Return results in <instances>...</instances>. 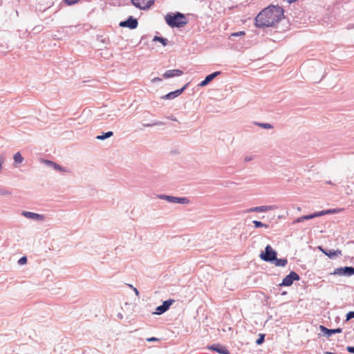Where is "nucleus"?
<instances>
[{"mask_svg":"<svg viewBox=\"0 0 354 354\" xmlns=\"http://www.w3.org/2000/svg\"><path fill=\"white\" fill-rule=\"evenodd\" d=\"M283 12L279 6H269L257 15L255 25L258 28L273 27L283 18Z\"/></svg>","mask_w":354,"mask_h":354,"instance_id":"obj_1","label":"nucleus"},{"mask_svg":"<svg viewBox=\"0 0 354 354\" xmlns=\"http://www.w3.org/2000/svg\"><path fill=\"white\" fill-rule=\"evenodd\" d=\"M165 20L171 28H182L188 23L185 15L179 12L167 14Z\"/></svg>","mask_w":354,"mask_h":354,"instance_id":"obj_2","label":"nucleus"},{"mask_svg":"<svg viewBox=\"0 0 354 354\" xmlns=\"http://www.w3.org/2000/svg\"><path fill=\"white\" fill-rule=\"evenodd\" d=\"M158 198L162 200H165L171 203H178V204H189L190 201L187 197H177L173 196H169L166 194L158 195Z\"/></svg>","mask_w":354,"mask_h":354,"instance_id":"obj_3","label":"nucleus"},{"mask_svg":"<svg viewBox=\"0 0 354 354\" xmlns=\"http://www.w3.org/2000/svg\"><path fill=\"white\" fill-rule=\"evenodd\" d=\"M277 254V252L270 245H268L265 251L261 253L260 258L266 262L272 263L276 259Z\"/></svg>","mask_w":354,"mask_h":354,"instance_id":"obj_4","label":"nucleus"},{"mask_svg":"<svg viewBox=\"0 0 354 354\" xmlns=\"http://www.w3.org/2000/svg\"><path fill=\"white\" fill-rule=\"evenodd\" d=\"M331 275L351 277L354 275V267L345 266L335 268L333 272L330 273Z\"/></svg>","mask_w":354,"mask_h":354,"instance_id":"obj_5","label":"nucleus"},{"mask_svg":"<svg viewBox=\"0 0 354 354\" xmlns=\"http://www.w3.org/2000/svg\"><path fill=\"white\" fill-rule=\"evenodd\" d=\"M131 3L140 10H148L154 3V0H131Z\"/></svg>","mask_w":354,"mask_h":354,"instance_id":"obj_6","label":"nucleus"},{"mask_svg":"<svg viewBox=\"0 0 354 354\" xmlns=\"http://www.w3.org/2000/svg\"><path fill=\"white\" fill-rule=\"evenodd\" d=\"M300 279L299 274L294 271H291L279 284L281 286H290L294 281H299Z\"/></svg>","mask_w":354,"mask_h":354,"instance_id":"obj_7","label":"nucleus"},{"mask_svg":"<svg viewBox=\"0 0 354 354\" xmlns=\"http://www.w3.org/2000/svg\"><path fill=\"white\" fill-rule=\"evenodd\" d=\"M21 214L26 217V218L42 222L45 220L46 217L44 214H40L35 212H28V211H22Z\"/></svg>","mask_w":354,"mask_h":354,"instance_id":"obj_8","label":"nucleus"},{"mask_svg":"<svg viewBox=\"0 0 354 354\" xmlns=\"http://www.w3.org/2000/svg\"><path fill=\"white\" fill-rule=\"evenodd\" d=\"M174 301L175 300L171 299L163 301L162 305L158 306L156 308V312L154 313V314L160 315L165 313L169 308V307L174 303Z\"/></svg>","mask_w":354,"mask_h":354,"instance_id":"obj_9","label":"nucleus"},{"mask_svg":"<svg viewBox=\"0 0 354 354\" xmlns=\"http://www.w3.org/2000/svg\"><path fill=\"white\" fill-rule=\"evenodd\" d=\"M119 25L120 27H127L130 29H135L138 27V22L136 18L130 16L127 20L121 21Z\"/></svg>","mask_w":354,"mask_h":354,"instance_id":"obj_10","label":"nucleus"},{"mask_svg":"<svg viewBox=\"0 0 354 354\" xmlns=\"http://www.w3.org/2000/svg\"><path fill=\"white\" fill-rule=\"evenodd\" d=\"M188 84H185L183 87H182L180 89H177L174 91H171L167 95L162 97L164 100H173L176 98V97L179 96L180 94L183 93V92L187 88Z\"/></svg>","mask_w":354,"mask_h":354,"instance_id":"obj_11","label":"nucleus"},{"mask_svg":"<svg viewBox=\"0 0 354 354\" xmlns=\"http://www.w3.org/2000/svg\"><path fill=\"white\" fill-rule=\"evenodd\" d=\"M274 209L275 207L273 205H262L250 208L247 210V212H266L274 210Z\"/></svg>","mask_w":354,"mask_h":354,"instance_id":"obj_12","label":"nucleus"},{"mask_svg":"<svg viewBox=\"0 0 354 354\" xmlns=\"http://www.w3.org/2000/svg\"><path fill=\"white\" fill-rule=\"evenodd\" d=\"M319 329L322 333H324V335L327 336L328 337H330L333 334L340 333L342 332V329L340 328L335 329H328L322 325L319 326Z\"/></svg>","mask_w":354,"mask_h":354,"instance_id":"obj_13","label":"nucleus"},{"mask_svg":"<svg viewBox=\"0 0 354 354\" xmlns=\"http://www.w3.org/2000/svg\"><path fill=\"white\" fill-rule=\"evenodd\" d=\"M207 348L209 350L216 351L220 354H230V351L225 346L219 344L209 346Z\"/></svg>","mask_w":354,"mask_h":354,"instance_id":"obj_14","label":"nucleus"},{"mask_svg":"<svg viewBox=\"0 0 354 354\" xmlns=\"http://www.w3.org/2000/svg\"><path fill=\"white\" fill-rule=\"evenodd\" d=\"M183 71L179 69L167 70L163 74V77L165 79L178 77L183 75Z\"/></svg>","mask_w":354,"mask_h":354,"instance_id":"obj_15","label":"nucleus"},{"mask_svg":"<svg viewBox=\"0 0 354 354\" xmlns=\"http://www.w3.org/2000/svg\"><path fill=\"white\" fill-rule=\"evenodd\" d=\"M220 74H221L220 71H216L212 74L207 75L206 77L205 78V80H203L202 82H201V83L198 84V86L201 87L205 86Z\"/></svg>","mask_w":354,"mask_h":354,"instance_id":"obj_16","label":"nucleus"},{"mask_svg":"<svg viewBox=\"0 0 354 354\" xmlns=\"http://www.w3.org/2000/svg\"><path fill=\"white\" fill-rule=\"evenodd\" d=\"M44 162L46 164V165H47L48 167H50L57 171H63V172H65L66 171L65 168L62 167L59 165H58L56 162H53L51 160H45Z\"/></svg>","mask_w":354,"mask_h":354,"instance_id":"obj_17","label":"nucleus"},{"mask_svg":"<svg viewBox=\"0 0 354 354\" xmlns=\"http://www.w3.org/2000/svg\"><path fill=\"white\" fill-rule=\"evenodd\" d=\"M323 253H324L329 258L333 259L337 256L342 255V251L339 250H322Z\"/></svg>","mask_w":354,"mask_h":354,"instance_id":"obj_18","label":"nucleus"},{"mask_svg":"<svg viewBox=\"0 0 354 354\" xmlns=\"http://www.w3.org/2000/svg\"><path fill=\"white\" fill-rule=\"evenodd\" d=\"M14 167H17L18 165L23 162L24 158L21 156L20 152H17L13 156Z\"/></svg>","mask_w":354,"mask_h":354,"instance_id":"obj_19","label":"nucleus"},{"mask_svg":"<svg viewBox=\"0 0 354 354\" xmlns=\"http://www.w3.org/2000/svg\"><path fill=\"white\" fill-rule=\"evenodd\" d=\"M341 211L340 209H328L326 210H322L319 212V216L326 215V214H333L335 213H338Z\"/></svg>","mask_w":354,"mask_h":354,"instance_id":"obj_20","label":"nucleus"},{"mask_svg":"<svg viewBox=\"0 0 354 354\" xmlns=\"http://www.w3.org/2000/svg\"><path fill=\"white\" fill-rule=\"evenodd\" d=\"M274 263L276 266L285 267L288 263V260L286 259H277L274 260Z\"/></svg>","mask_w":354,"mask_h":354,"instance_id":"obj_21","label":"nucleus"},{"mask_svg":"<svg viewBox=\"0 0 354 354\" xmlns=\"http://www.w3.org/2000/svg\"><path fill=\"white\" fill-rule=\"evenodd\" d=\"M153 41H159L160 42L162 46H165L168 44V39L162 37L155 36L153 39Z\"/></svg>","mask_w":354,"mask_h":354,"instance_id":"obj_22","label":"nucleus"},{"mask_svg":"<svg viewBox=\"0 0 354 354\" xmlns=\"http://www.w3.org/2000/svg\"><path fill=\"white\" fill-rule=\"evenodd\" d=\"M113 135V131H107L106 133H103L102 135L97 136L96 137V138L97 140H105L106 138L111 137Z\"/></svg>","mask_w":354,"mask_h":354,"instance_id":"obj_23","label":"nucleus"},{"mask_svg":"<svg viewBox=\"0 0 354 354\" xmlns=\"http://www.w3.org/2000/svg\"><path fill=\"white\" fill-rule=\"evenodd\" d=\"M255 124L257 126L261 127V128H263V129H270L273 128L272 125L269 124V123L256 122Z\"/></svg>","mask_w":354,"mask_h":354,"instance_id":"obj_24","label":"nucleus"},{"mask_svg":"<svg viewBox=\"0 0 354 354\" xmlns=\"http://www.w3.org/2000/svg\"><path fill=\"white\" fill-rule=\"evenodd\" d=\"M319 212H315L311 214L303 216V218L305 219V221H306V220H310V219H312V218H314L316 217H319Z\"/></svg>","mask_w":354,"mask_h":354,"instance_id":"obj_25","label":"nucleus"},{"mask_svg":"<svg viewBox=\"0 0 354 354\" xmlns=\"http://www.w3.org/2000/svg\"><path fill=\"white\" fill-rule=\"evenodd\" d=\"M252 223L256 228H259V227H265L266 228L268 227V225L263 223L262 222L259 221H253Z\"/></svg>","mask_w":354,"mask_h":354,"instance_id":"obj_26","label":"nucleus"},{"mask_svg":"<svg viewBox=\"0 0 354 354\" xmlns=\"http://www.w3.org/2000/svg\"><path fill=\"white\" fill-rule=\"evenodd\" d=\"M163 124H164V122H162L156 121L152 124H145L144 127H152V126H155V125L160 126V125H163Z\"/></svg>","mask_w":354,"mask_h":354,"instance_id":"obj_27","label":"nucleus"},{"mask_svg":"<svg viewBox=\"0 0 354 354\" xmlns=\"http://www.w3.org/2000/svg\"><path fill=\"white\" fill-rule=\"evenodd\" d=\"M6 160V155L4 153H2L0 155V173L2 170V165L4 163Z\"/></svg>","mask_w":354,"mask_h":354,"instance_id":"obj_28","label":"nucleus"},{"mask_svg":"<svg viewBox=\"0 0 354 354\" xmlns=\"http://www.w3.org/2000/svg\"><path fill=\"white\" fill-rule=\"evenodd\" d=\"M12 192L6 189H0V195L8 196L10 195Z\"/></svg>","mask_w":354,"mask_h":354,"instance_id":"obj_29","label":"nucleus"},{"mask_svg":"<svg viewBox=\"0 0 354 354\" xmlns=\"http://www.w3.org/2000/svg\"><path fill=\"white\" fill-rule=\"evenodd\" d=\"M18 264L19 265H24L27 263V257L26 256H24L22 257H21L19 260H18Z\"/></svg>","mask_w":354,"mask_h":354,"instance_id":"obj_30","label":"nucleus"},{"mask_svg":"<svg viewBox=\"0 0 354 354\" xmlns=\"http://www.w3.org/2000/svg\"><path fill=\"white\" fill-rule=\"evenodd\" d=\"M264 335H260V337L256 340V344L257 345L261 344L264 342Z\"/></svg>","mask_w":354,"mask_h":354,"instance_id":"obj_31","label":"nucleus"},{"mask_svg":"<svg viewBox=\"0 0 354 354\" xmlns=\"http://www.w3.org/2000/svg\"><path fill=\"white\" fill-rule=\"evenodd\" d=\"M107 115H108V116H109V120H114V118H116V117H118V115L117 114V113H115V112H114V111H113V113H112L108 114Z\"/></svg>","mask_w":354,"mask_h":354,"instance_id":"obj_32","label":"nucleus"},{"mask_svg":"<svg viewBox=\"0 0 354 354\" xmlns=\"http://www.w3.org/2000/svg\"><path fill=\"white\" fill-rule=\"evenodd\" d=\"M354 318V311H350L346 314V320Z\"/></svg>","mask_w":354,"mask_h":354,"instance_id":"obj_33","label":"nucleus"},{"mask_svg":"<svg viewBox=\"0 0 354 354\" xmlns=\"http://www.w3.org/2000/svg\"><path fill=\"white\" fill-rule=\"evenodd\" d=\"M80 0H65V2L68 5H73L77 3Z\"/></svg>","mask_w":354,"mask_h":354,"instance_id":"obj_34","label":"nucleus"},{"mask_svg":"<svg viewBox=\"0 0 354 354\" xmlns=\"http://www.w3.org/2000/svg\"><path fill=\"white\" fill-rule=\"evenodd\" d=\"M245 35V32L239 31L237 32L232 33V36L238 37V36H241V35Z\"/></svg>","mask_w":354,"mask_h":354,"instance_id":"obj_35","label":"nucleus"},{"mask_svg":"<svg viewBox=\"0 0 354 354\" xmlns=\"http://www.w3.org/2000/svg\"><path fill=\"white\" fill-rule=\"evenodd\" d=\"M304 221H305V219L303 218V216H300L298 218H297L293 223H301V222H303Z\"/></svg>","mask_w":354,"mask_h":354,"instance_id":"obj_36","label":"nucleus"},{"mask_svg":"<svg viewBox=\"0 0 354 354\" xmlns=\"http://www.w3.org/2000/svg\"><path fill=\"white\" fill-rule=\"evenodd\" d=\"M346 350L348 351V352H349L351 353H354V346H348L346 348Z\"/></svg>","mask_w":354,"mask_h":354,"instance_id":"obj_37","label":"nucleus"},{"mask_svg":"<svg viewBox=\"0 0 354 354\" xmlns=\"http://www.w3.org/2000/svg\"><path fill=\"white\" fill-rule=\"evenodd\" d=\"M158 340H159V339H158V338H156V337H149V338H147V342H157V341H158Z\"/></svg>","mask_w":354,"mask_h":354,"instance_id":"obj_38","label":"nucleus"},{"mask_svg":"<svg viewBox=\"0 0 354 354\" xmlns=\"http://www.w3.org/2000/svg\"><path fill=\"white\" fill-rule=\"evenodd\" d=\"M108 114H106V113H102L101 115V119L102 120H108L109 119V116L107 115Z\"/></svg>","mask_w":354,"mask_h":354,"instance_id":"obj_39","label":"nucleus"},{"mask_svg":"<svg viewBox=\"0 0 354 354\" xmlns=\"http://www.w3.org/2000/svg\"><path fill=\"white\" fill-rule=\"evenodd\" d=\"M168 119L172 120V121H177V119L174 115H170L167 117Z\"/></svg>","mask_w":354,"mask_h":354,"instance_id":"obj_40","label":"nucleus"},{"mask_svg":"<svg viewBox=\"0 0 354 354\" xmlns=\"http://www.w3.org/2000/svg\"><path fill=\"white\" fill-rule=\"evenodd\" d=\"M244 160L245 162H249L252 160V156H245Z\"/></svg>","mask_w":354,"mask_h":354,"instance_id":"obj_41","label":"nucleus"},{"mask_svg":"<svg viewBox=\"0 0 354 354\" xmlns=\"http://www.w3.org/2000/svg\"><path fill=\"white\" fill-rule=\"evenodd\" d=\"M161 81V79L160 77H155L152 80V82H160Z\"/></svg>","mask_w":354,"mask_h":354,"instance_id":"obj_42","label":"nucleus"},{"mask_svg":"<svg viewBox=\"0 0 354 354\" xmlns=\"http://www.w3.org/2000/svg\"><path fill=\"white\" fill-rule=\"evenodd\" d=\"M133 291H134V292L136 293V295H139V291L138 290L137 288H133Z\"/></svg>","mask_w":354,"mask_h":354,"instance_id":"obj_43","label":"nucleus"},{"mask_svg":"<svg viewBox=\"0 0 354 354\" xmlns=\"http://www.w3.org/2000/svg\"><path fill=\"white\" fill-rule=\"evenodd\" d=\"M288 3H294L297 0H286Z\"/></svg>","mask_w":354,"mask_h":354,"instance_id":"obj_44","label":"nucleus"},{"mask_svg":"<svg viewBox=\"0 0 354 354\" xmlns=\"http://www.w3.org/2000/svg\"><path fill=\"white\" fill-rule=\"evenodd\" d=\"M326 354H335V353H332V352H326Z\"/></svg>","mask_w":354,"mask_h":354,"instance_id":"obj_45","label":"nucleus"}]
</instances>
